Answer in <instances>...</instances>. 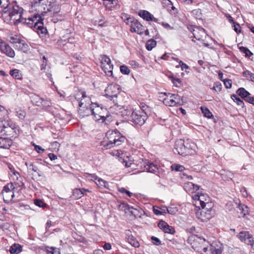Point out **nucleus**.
Masks as SVG:
<instances>
[{
	"label": "nucleus",
	"instance_id": "f257e3e1",
	"mask_svg": "<svg viewBox=\"0 0 254 254\" xmlns=\"http://www.w3.org/2000/svg\"><path fill=\"white\" fill-rule=\"evenodd\" d=\"M195 144L187 139H178L176 141L174 148L179 155L182 156L191 155L194 154Z\"/></svg>",
	"mask_w": 254,
	"mask_h": 254
},
{
	"label": "nucleus",
	"instance_id": "f03ea898",
	"mask_svg": "<svg viewBox=\"0 0 254 254\" xmlns=\"http://www.w3.org/2000/svg\"><path fill=\"white\" fill-rule=\"evenodd\" d=\"M43 20L44 18L39 14H35L28 18H24L22 23L26 24L29 27H33L39 34H45L47 30L46 28L44 26Z\"/></svg>",
	"mask_w": 254,
	"mask_h": 254
},
{
	"label": "nucleus",
	"instance_id": "7ed1b4c3",
	"mask_svg": "<svg viewBox=\"0 0 254 254\" xmlns=\"http://www.w3.org/2000/svg\"><path fill=\"white\" fill-rule=\"evenodd\" d=\"M166 97L163 99V102L166 106L173 107L179 106L183 104V99L178 94L170 93H161Z\"/></svg>",
	"mask_w": 254,
	"mask_h": 254
},
{
	"label": "nucleus",
	"instance_id": "20e7f679",
	"mask_svg": "<svg viewBox=\"0 0 254 254\" xmlns=\"http://www.w3.org/2000/svg\"><path fill=\"white\" fill-rule=\"evenodd\" d=\"M125 140L126 137L124 136L121 135L120 134H119L118 135L115 136L113 140H104L101 141L100 146H101V148L102 149H108L115 146H118L121 145L125 142Z\"/></svg>",
	"mask_w": 254,
	"mask_h": 254
},
{
	"label": "nucleus",
	"instance_id": "39448f33",
	"mask_svg": "<svg viewBox=\"0 0 254 254\" xmlns=\"http://www.w3.org/2000/svg\"><path fill=\"white\" fill-rule=\"evenodd\" d=\"M100 66L107 76L113 77V64L111 60L106 55L101 56L100 59Z\"/></svg>",
	"mask_w": 254,
	"mask_h": 254
},
{
	"label": "nucleus",
	"instance_id": "423d86ee",
	"mask_svg": "<svg viewBox=\"0 0 254 254\" xmlns=\"http://www.w3.org/2000/svg\"><path fill=\"white\" fill-rule=\"evenodd\" d=\"M121 91V87L117 84H110L105 90V96L112 100L114 102L117 101V98Z\"/></svg>",
	"mask_w": 254,
	"mask_h": 254
},
{
	"label": "nucleus",
	"instance_id": "0eeeda50",
	"mask_svg": "<svg viewBox=\"0 0 254 254\" xmlns=\"http://www.w3.org/2000/svg\"><path fill=\"white\" fill-rule=\"evenodd\" d=\"M147 119V115L143 109L135 110L131 120V122L134 125L142 126Z\"/></svg>",
	"mask_w": 254,
	"mask_h": 254
},
{
	"label": "nucleus",
	"instance_id": "6e6552de",
	"mask_svg": "<svg viewBox=\"0 0 254 254\" xmlns=\"http://www.w3.org/2000/svg\"><path fill=\"white\" fill-rule=\"evenodd\" d=\"M75 98L78 102L79 106L80 107L86 108V110L88 114L89 113H91L92 115L95 114L94 108L91 107L88 108L87 105L86 104H84V102L83 101V100L86 99L88 100H89V97L86 96V93L85 92L79 91L76 94Z\"/></svg>",
	"mask_w": 254,
	"mask_h": 254
},
{
	"label": "nucleus",
	"instance_id": "1a4fd4ad",
	"mask_svg": "<svg viewBox=\"0 0 254 254\" xmlns=\"http://www.w3.org/2000/svg\"><path fill=\"white\" fill-rule=\"evenodd\" d=\"M96 112L98 113V117L99 118H98L96 117V123L98 124H104L105 125H107L108 124L109 121L108 118L109 117L108 115L109 112L105 108L100 107H99V104L96 103Z\"/></svg>",
	"mask_w": 254,
	"mask_h": 254
},
{
	"label": "nucleus",
	"instance_id": "9d476101",
	"mask_svg": "<svg viewBox=\"0 0 254 254\" xmlns=\"http://www.w3.org/2000/svg\"><path fill=\"white\" fill-rule=\"evenodd\" d=\"M188 30L191 32L193 38L198 41H203V38H206V33L203 28L199 26L190 25L188 27Z\"/></svg>",
	"mask_w": 254,
	"mask_h": 254
},
{
	"label": "nucleus",
	"instance_id": "9b49d317",
	"mask_svg": "<svg viewBox=\"0 0 254 254\" xmlns=\"http://www.w3.org/2000/svg\"><path fill=\"white\" fill-rule=\"evenodd\" d=\"M214 214V212H211L206 209L199 208L195 212L196 218L202 222H206L210 220Z\"/></svg>",
	"mask_w": 254,
	"mask_h": 254
},
{
	"label": "nucleus",
	"instance_id": "f8f14e48",
	"mask_svg": "<svg viewBox=\"0 0 254 254\" xmlns=\"http://www.w3.org/2000/svg\"><path fill=\"white\" fill-rule=\"evenodd\" d=\"M13 189L12 184H8L3 187L2 193L4 201L11 200L13 198L14 193L11 190Z\"/></svg>",
	"mask_w": 254,
	"mask_h": 254
},
{
	"label": "nucleus",
	"instance_id": "ddd939ff",
	"mask_svg": "<svg viewBox=\"0 0 254 254\" xmlns=\"http://www.w3.org/2000/svg\"><path fill=\"white\" fill-rule=\"evenodd\" d=\"M127 20L130 22V31L132 32H135L138 34L143 33V26L136 19L131 18H127Z\"/></svg>",
	"mask_w": 254,
	"mask_h": 254
},
{
	"label": "nucleus",
	"instance_id": "4468645a",
	"mask_svg": "<svg viewBox=\"0 0 254 254\" xmlns=\"http://www.w3.org/2000/svg\"><path fill=\"white\" fill-rule=\"evenodd\" d=\"M193 200L195 201V205L202 206L206 201H209V197L206 194L198 193L194 194L192 196Z\"/></svg>",
	"mask_w": 254,
	"mask_h": 254
},
{
	"label": "nucleus",
	"instance_id": "2eb2a0df",
	"mask_svg": "<svg viewBox=\"0 0 254 254\" xmlns=\"http://www.w3.org/2000/svg\"><path fill=\"white\" fill-rule=\"evenodd\" d=\"M31 6L33 10L38 12L37 14H39L41 16V15H44L45 11L43 8V0H34L31 2Z\"/></svg>",
	"mask_w": 254,
	"mask_h": 254
},
{
	"label": "nucleus",
	"instance_id": "dca6fc26",
	"mask_svg": "<svg viewBox=\"0 0 254 254\" xmlns=\"http://www.w3.org/2000/svg\"><path fill=\"white\" fill-rule=\"evenodd\" d=\"M143 165L144 171L147 172L156 173L158 170V168L157 165L147 160L143 162Z\"/></svg>",
	"mask_w": 254,
	"mask_h": 254
},
{
	"label": "nucleus",
	"instance_id": "f3484780",
	"mask_svg": "<svg viewBox=\"0 0 254 254\" xmlns=\"http://www.w3.org/2000/svg\"><path fill=\"white\" fill-rule=\"evenodd\" d=\"M158 227L162 230L165 233L173 234L175 232V229L169 226L165 221L160 220L158 224Z\"/></svg>",
	"mask_w": 254,
	"mask_h": 254
},
{
	"label": "nucleus",
	"instance_id": "a211bd4d",
	"mask_svg": "<svg viewBox=\"0 0 254 254\" xmlns=\"http://www.w3.org/2000/svg\"><path fill=\"white\" fill-rule=\"evenodd\" d=\"M0 51L1 53L5 54L7 56L10 58H13L15 56V52L11 47L7 43H5L2 47L0 48Z\"/></svg>",
	"mask_w": 254,
	"mask_h": 254
},
{
	"label": "nucleus",
	"instance_id": "6ab92c4d",
	"mask_svg": "<svg viewBox=\"0 0 254 254\" xmlns=\"http://www.w3.org/2000/svg\"><path fill=\"white\" fill-rule=\"evenodd\" d=\"M184 189L189 193H193L199 189V186L192 182H188L184 184Z\"/></svg>",
	"mask_w": 254,
	"mask_h": 254
},
{
	"label": "nucleus",
	"instance_id": "aec40b11",
	"mask_svg": "<svg viewBox=\"0 0 254 254\" xmlns=\"http://www.w3.org/2000/svg\"><path fill=\"white\" fill-rule=\"evenodd\" d=\"M23 9L22 7H19L17 4H14L12 7L9 8V14L8 16H12L13 15H17L20 13H22Z\"/></svg>",
	"mask_w": 254,
	"mask_h": 254
},
{
	"label": "nucleus",
	"instance_id": "412c9836",
	"mask_svg": "<svg viewBox=\"0 0 254 254\" xmlns=\"http://www.w3.org/2000/svg\"><path fill=\"white\" fill-rule=\"evenodd\" d=\"M134 111H132L131 109H125L121 112V116L125 119L131 121L132 115Z\"/></svg>",
	"mask_w": 254,
	"mask_h": 254
},
{
	"label": "nucleus",
	"instance_id": "4be33fe9",
	"mask_svg": "<svg viewBox=\"0 0 254 254\" xmlns=\"http://www.w3.org/2000/svg\"><path fill=\"white\" fill-rule=\"evenodd\" d=\"M220 174L222 179L225 181L232 180L234 177L233 174L228 170H222L220 171Z\"/></svg>",
	"mask_w": 254,
	"mask_h": 254
},
{
	"label": "nucleus",
	"instance_id": "5701e85b",
	"mask_svg": "<svg viewBox=\"0 0 254 254\" xmlns=\"http://www.w3.org/2000/svg\"><path fill=\"white\" fill-rule=\"evenodd\" d=\"M11 140L8 138L0 137V148L8 149L11 146Z\"/></svg>",
	"mask_w": 254,
	"mask_h": 254
},
{
	"label": "nucleus",
	"instance_id": "b1692460",
	"mask_svg": "<svg viewBox=\"0 0 254 254\" xmlns=\"http://www.w3.org/2000/svg\"><path fill=\"white\" fill-rule=\"evenodd\" d=\"M86 192H88V190L85 189H76L73 190L72 196L74 199L81 198Z\"/></svg>",
	"mask_w": 254,
	"mask_h": 254
},
{
	"label": "nucleus",
	"instance_id": "393cba45",
	"mask_svg": "<svg viewBox=\"0 0 254 254\" xmlns=\"http://www.w3.org/2000/svg\"><path fill=\"white\" fill-rule=\"evenodd\" d=\"M140 210V208H138V209L135 208L132 206H130L128 204L126 205L125 208V211L127 210L128 211V212L130 213V215H131L134 217H136L137 215H138V214L140 212H139ZM126 212L127 213V211H126Z\"/></svg>",
	"mask_w": 254,
	"mask_h": 254
},
{
	"label": "nucleus",
	"instance_id": "a878e982",
	"mask_svg": "<svg viewBox=\"0 0 254 254\" xmlns=\"http://www.w3.org/2000/svg\"><path fill=\"white\" fill-rule=\"evenodd\" d=\"M9 19L11 21V23L17 24L20 22L22 23L24 18L22 17V13H20L17 15H13L12 16H9Z\"/></svg>",
	"mask_w": 254,
	"mask_h": 254
},
{
	"label": "nucleus",
	"instance_id": "bb28decb",
	"mask_svg": "<svg viewBox=\"0 0 254 254\" xmlns=\"http://www.w3.org/2000/svg\"><path fill=\"white\" fill-rule=\"evenodd\" d=\"M54 0H43L44 13L50 12L52 9V4Z\"/></svg>",
	"mask_w": 254,
	"mask_h": 254
},
{
	"label": "nucleus",
	"instance_id": "cd10ccee",
	"mask_svg": "<svg viewBox=\"0 0 254 254\" xmlns=\"http://www.w3.org/2000/svg\"><path fill=\"white\" fill-rule=\"evenodd\" d=\"M251 235L248 231H242L237 235L238 238L243 242L247 241L250 238Z\"/></svg>",
	"mask_w": 254,
	"mask_h": 254
},
{
	"label": "nucleus",
	"instance_id": "c85d7f7f",
	"mask_svg": "<svg viewBox=\"0 0 254 254\" xmlns=\"http://www.w3.org/2000/svg\"><path fill=\"white\" fill-rule=\"evenodd\" d=\"M138 15L143 19L150 21L152 19V15L146 10H140Z\"/></svg>",
	"mask_w": 254,
	"mask_h": 254
},
{
	"label": "nucleus",
	"instance_id": "c756f323",
	"mask_svg": "<svg viewBox=\"0 0 254 254\" xmlns=\"http://www.w3.org/2000/svg\"><path fill=\"white\" fill-rule=\"evenodd\" d=\"M9 74L14 78L16 79H21L22 74L20 70L18 69H12L9 71Z\"/></svg>",
	"mask_w": 254,
	"mask_h": 254
},
{
	"label": "nucleus",
	"instance_id": "7c9ffc66",
	"mask_svg": "<svg viewBox=\"0 0 254 254\" xmlns=\"http://www.w3.org/2000/svg\"><path fill=\"white\" fill-rule=\"evenodd\" d=\"M22 251V247L18 244H14L12 245L9 250V252L12 254H18Z\"/></svg>",
	"mask_w": 254,
	"mask_h": 254
},
{
	"label": "nucleus",
	"instance_id": "2f4dec72",
	"mask_svg": "<svg viewBox=\"0 0 254 254\" xmlns=\"http://www.w3.org/2000/svg\"><path fill=\"white\" fill-rule=\"evenodd\" d=\"M237 95L242 98L245 99L247 96L250 95V93L244 88L240 87L236 91Z\"/></svg>",
	"mask_w": 254,
	"mask_h": 254
},
{
	"label": "nucleus",
	"instance_id": "473e14b6",
	"mask_svg": "<svg viewBox=\"0 0 254 254\" xmlns=\"http://www.w3.org/2000/svg\"><path fill=\"white\" fill-rule=\"evenodd\" d=\"M32 102L37 106H41L42 102V99L37 95H33L30 97Z\"/></svg>",
	"mask_w": 254,
	"mask_h": 254
},
{
	"label": "nucleus",
	"instance_id": "72a5a7b5",
	"mask_svg": "<svg viewBox=\"0 0 254 254\" xmlns=\"http://www.w3.org/2000/svg\"><path fill=\"white\" fill-rule=\"evenodd\" d=\"M238 209V212L240 211L241 216L244 217L248 212V208L247 206L244 204H239L237 207Z\"/></svg>",
	"mask_w": 254,
	"mask_h": 254
},
{
	"label": "nucleus",
	"instance_id": "f704fd0d",
	"mask_svg": "<svg viewBox=\"0 0 254 254\" xmlns=\"http://www.w3.org/2000/svg\"><path fill=\"white\" fill-rule=\"evenodd\" d=\"M156 41L153 39L148 40L146 43V48L148 51H151L156 46Z\"/></svg>",
	"mask_w": 254,
	"mask_h": 254
},
{
	"label": "nucleus",
	"instance_id": "c9c22d12",
	"mask_svg": "<svg viewBox=\"0 0 254 254\" xmlns=\"http://www.w3.org/2000/svg\"><path fill=\"white\" fill-rule=\"evenodd\" d=\"M96 180H98V183H96V185L100 188H108L109 184L106 181L101 179V178H98L96 176Z\"/></svg>",
	"mask_w": 254,
	"mask_h": 254
},
{
	"label": "nucleus",
	"instance_id": "e433bc0d",
	"mask_svg": "<svg viewBox=\"0 0 254 254\" xmlns=\"http://www.w3.org/2000/svg\"><path fill=\"white\" fill-rule=\"evenodd\" d=\"M200 109L205 117L207 118L208 119H211L213 117L212 114L211 113V112H210V111L207 108L204 106H201L200 107Z\"/></svg>",
	"mask_w": 254,
	"mask_h": 254
},
{
	"label": "nucleus",
	"instance_id": "4c0bfd02",
	"mask_svg": "<svg viewBox=\"0 0 254 254\" xmlns=\"http://www.w3.org/2000/svg\"><path fill=\"white\" fill-rule=\"evenodd\" d=\"M201 207L203 209H206V210H208L211 212H214V210L213 209V204L209 201H206L204 204L202 205V206H201Z\"/></svg>",
	"mask_w": 254,
	"mask_h": 254
},
{
	"label": "nucleus",
	"instance_id": "58836bf2",
	"mask_svg": "<svg viewBox=\"0 0 254 254\" xmlns=\"http://www.w3.org/2000/svg\"><path fill=\"white\" fill-rule=\"evenodd\" d=\"M26 165L27 167V169L29 172L34 171L36 172L39 176H41L40 173L41 172L38 170L37 167L34 166L32 163L28 164L26 163Z\"/></svg>",
	"mask_w": 254,
	"mask_h": 254
},
{
	"label": "nucleus",
	"instance_id": "ea45409f",
	"mask_svg": "<svg viewBox=\"0 0 254 254\" xmlns=\"http://www.w3.org/2000/svg\"><path fill=\"white\" fill-rule=\"evenodd\" d=\"M231 98L238 105L244 107V103L243 101L238 97V95L233 94L231 96Z\"/></svg>",
	"mask_w": 254,
	"mask_h": 254
},
{
	"label": "nucleus",
	"instance_id": "a19ab883",
	"mask_svg": "<svg viewBox=\"0 0 254 254\" xmlns=\"http://www.w3.org/2000/svg\"><path fill=\"white\" fill-rule=\"evenodd\" d=\"M171 169L172 171L177 172H183L185 170V168L183 166L178 164H173L171 166Z\"/></svg>",
	"mask_w": 254,
	"mask_h": 254
},
{
	"label": "nucleus",
	"instance_id": "79ce46f5",
	"mask_svg": "<svg viewBox=\"0 0 254 254\" xmlns=\"http://www.w3.org/2000/svg\"><path fill=\"white\" fill-rule=\"evenodd\" d=\"M127 241L133 247L135 248H138L139 244L136 239L133 237H131Z\"/></svg>",
	"mask_w": 254,
	"mask_h": 254
},
{
	"label": "nucleus",
	"instance_id": "37998d69",
	"mask_svg": "<svg viewBox=\"0 0 254 254\" xmlns=\"http://www.w3.org/2000/svg\"><path fill=\"white\" fill-rule=\"evenodd\" d=\"M16 116L20 120H24L26 116V113L24 110L18 109L16 112Z\"/></svg>",
	"mask_w": 254,
	"mask_h": 254
},
{
	"label": "nucleus",
	"instance_id": "c03bdc74",
	"mask_svg": "<svg viewBox=\"0 0 254 254\" xmlns=\"http://www.w3.org/2000/svg\"><path fill=\"white\" fill-rule=\"evenodd\" d=\"M239 49L242 52L245 54V56L247 57H250V56L253 55V53L246 47H241Z\"/></svg>",
	"mask_w": 254,
	"mask_h": 254
},
{
	"label": "nucleus",
	"instance_id": "a18cd8bd",
	"mask_svg": "<svg viewBox=\"0 0 254 254\" xmlns=\"http://www.w3.org/2000/svg\"><path fill=\"white\" fill-rule=\"evenodd\" d=\"M120 71L122 73L126 75H128L130 73V70L128 67L126 65H122L120 66Z\"/></svg>",
	"mask_w": 254,
	"mask_h": 254
},
{
	"label": "nucleus",
	"instance_id": "49530a36",
	"mask_svg": "<svg viewBox=\"0 0 254 254\" xmlns=\"http://www.w3.org/2000/svg\"><path fill=\"white\" fill-rule=\"evenodd\" d=\"M171 80L176 87H180L182 85V81L180 78L172 77Z\"/></svg>",
	"mask_w": 254,
	"mask_h": 254
},
{
	"label": "nucleus",
	"instance_id": "de8ad7c7",
	"mask_svg": "<svg viewBox=\"0 0 254 254\" xmlns=\"http://www.w3.org/2000/svg\"><path fill=\"white\" fill-rule=\"evenodd\" d=\"M0 6L5 9L9 6V0H0Z\"/></svg>",
	"mask_w": 254,
	"mask_h": 254
},
{
	"label": "nucleus",
	"instance_id": "09e8293b",
	"mask_svg": "<svg viewBox=\"0 0 254 254\" xmlns=\"http://www.w3.org/2000/svg\"><path fill=\"white\" fill-rule=\"evenodd\" d=\"M16 44L19 45V48L21 50H26L28 48V45L23 41L20 40L18 42H16Z\"/></svg>",
	"mask_w": 254,
	"mask_h": 254
},
{
	"label": "nucleus",
	"instance_id": "8fccbe9b",
	"mask_svg": "<svg viewBox=\"0 0 254 254\" xmlns=\"http://www.w3.org/2000/svg\"><path fill=\"white\" fill-rule=\"evenodd\" d=\"M210 250L213 254H221L222 252L221 248L216 249L215 247L212 245L210 247Z\"/></svg>",
	"mask_w": 254,
	"mask_h": 254
},
{
	"label": "nucleus",
	"instance_id": "3c124183",
	"mask_svg": "<svg viewBox=\"0 0 254 254\" xmlns=\"http://www.w3.org/2000/svg\"><path fill=\"white\" fill-rule=\"evenodd\" d=\"M3 127L4 128H7L8 127H9L12 129H13L15 128V125L13 124L11 121H7L5 122L4 124L3 125Z\"/></svg>",
	"mask_w": 254,
	"mask_h": 254
},
{
	"label": "nucleus",
	"instance_id": "603ef678",
	"mask_svg": "<svg viewBox=\"0 0 254 254\" xmlns=\"http://www.w3.org/2000/svg\"><path fill=\"white\" fill-rule=\"evenodd\" d=\"M118 191L122 193H126V194H127L129 197H130L132 195V193L131 192H130L128 190H127L124 188H118Z\"/></svg>",
	"mask_w": 254,
	"mask_h": 254
},
{
	"label": "nucleus",
	"instance_id": "864d4df0",
	"mask_svg": "<svg viewBox=\"0 0 254 254\" xmlns=\"http://www.w3.org/2000/svg\"><path fill=\"white\" fill-rule=\"evenodd\" d=\"M52 103L49 100H44L42 99V102L41 103V106H42L44 107H49L51 106Z\"/></svg>",
	"mask_w": 254,
	"mask_h": 254
},
{
	"label": "nucleus",
	"instance_id": "5fc2aeb1",
	"mask_svg": "<svg viewBox=\"0 0 254 254\" xmlns=\"http://www.w3.org/2000/svg\"><path fill=\"white\" fill-rule=\"evenodd\" d=\"M119 161L126 167L128 168L131 166L132 165V163L130 162H127V160L125 159L120 158L119 159Z\"/></svg>",
	"mask_w": 254,
	"mask_h": 254
},
{
	"label": "nucleus",
	"instance_id": "6e6d98bb",
	"mask_svg": "<svg viewBox=\"0 0 254 254\" xmlns=\"http://www.w3.org/2000/svg\"><path fill=\"white\" fill-rule=\"evenodd\" d=\"M34 204L40 207H44L46 205V204L43 201L39 199H35Z\"/></svg>",
	"mask_w": 254,
	"mask_h": 254
},
{
	"label": "nucleus",
	"instance_id": "4d7b16f0",
	"mask_svg": "<svg viewBox=\"0 0 254 254\" xmlns=\"http://www.w3.org/2000/svg\"><path fill=\"white\" fill-rule=\"evenodd\" d=\"M60 11V7L58 4H52V9L50 12H53V13H58Z\"/></svg>",
	"mask_w": 254,
	"mask_h": 254
},
{
	"label": "nucleus",
	"instance_id": "13d9d810",
	"mask_svg": "<svg viewBox=\"0 0 254 254\" xmlns=\"http://www.w3.org/2000/svg\"><path fill=\"white\" fill-rule=\"evenodd\" d=\"M48 254H60V250L56 248H51L48 250Z\"/></svg>",
	"mask_w": 254,
	"mask_h": 254
},
{
	"label": "nucleus",
	"instance_id": "bf43d9fd",
	"mask_svg": "<svg viewBox=\"0 0 254 254\" xmlns=\"http://www.w3.org/2000/svg\"><path fill=\"white\" fill-rule=\"evenodd\" d=\"M108 22L107 21H105L104 19H101L99 20L98 26L102 27H106L108 26Z\"/></svg>",
	"mask_w": 254,
	"mask_h": 254
},
{
	"label": "nucleus",
	"instance_id": "052dcab7",
	"mask_svg": "<svg viewBox=\"0 0 254 254\" xmlns=\"http://www.w3.org/2000/svg\"><path fill=\"white\" fill-rule=\"evenodd\" d=\"M244 100L246 102L251 104L254 105V97L252 96L251 94L249 96H247Z\"/></svg>",
	"mask_w": 254,
	"mask_h": 254
},
{
	"label": "nucleus",
	"instance_id": "680f3d73",
	"mask_svg": "<svg viewBox=\"0 0 254 254\" xmlns=\"http://www.w3.org/2000/svg\"><path fill=\"white\" fill-rule=\"evenodd\" d=\"M151 240L153 242V243L156 246H159L161 244V241L157 237L152 236Z\"/></svg>",
	"mask_w": 254,
	"mask_h": 254
},
{
	"label": "nucleus",
	"instance_id": "e2e57ef3",
	"mask_svg": "<svg viewBox=\"0 0 254 254\" xmlns=\"http://www.w3.org/2000/svg\"><path fill=\"white\" fill-rule=\"evenodd\" d=\"M226 88H230L232 86V81L230 79H225L223 80Z\"/></svg>",
	"mask_w": 254,
	"mask_h": 254
},
{
	"label": "nucleus",
	"instance_id": "0e129e2a",
	"mask_svg": "<svg viewBox=\"0 0 254 254\" xmlns=\"http://www.w3.org/2000/svg\"><path fill=\"white\" fill-rule=\"evenodd\" d=\"M248 245H250L252 248L254 247V240L253 236L251 235L250 239H248L247 241L245 242Z\"/></svg>",
	"mask_w": 254,
	"mask_h": 254
},
{
	"label": "nucleus",
	"instance_id": "69168bd1",
	"mask_svg": "<svg viewBox=\"0 0 254 254\" xmlns=\"http://www.w3.org/2000/svg\"><path fill=\"white\" fill-rule=\"evenodd\" d=\"M168 213L171 214H174L177 212V209L176 207H169L166 208Z\"/></svg>",
	"mask_w": 254,
	"mask_h": 254
},
{
	"label": "nucleus",
	"instance_id": "338daca9",
	"mask_svg": "<svg viewBox=\"0 0 254 254\" xmlns=\"http://www.w3.org/2000/svg\"><path fill=\"white\" fill-rule=\"evenodd\" d=\"M33 145L34 146L35 150L38 153H43L44 151V149H43L41 146L35 145L34 143H33Z\"/></svg>",
	"mask_w": 254,
	"mask_h": 254
},
{
	"label": "nucleus",
	"instance_id": "774afa93",
	"mask_svg": "<svg viewBox=\"0 0 254 254\" xmlns=\"http://www.w3.org/2000/svg\"><path fill=\"white\" fill-rule=\"evenodd\" d=\"M125 234L127 240H128L131 237L133 236L131 232L129 230H125Z\"/></svg>",
	"mask_w": 254,
	"mask_h": 254
}]
</instances>
